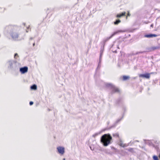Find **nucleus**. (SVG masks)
I'll use <instances>...</instances> for the list:
<instances>
[{
  "mask_svg": "<svg viewBox=\"0 0 160 160\" xmlns=\"http://www.w3.org/2000/svg\"><path fill=\"white\" fill-rule=\"evenodd\" d=\"M123 116H122V117L121 118H118V119L117 120V121H116L117 122H120L122 119V118H123Z\"/></svg>",
  "mask_w": 160,
  "mask_h": 160,
  "instance_id": "nucleus-22",
  "label": "nucleus"
},
{
  "mask_svg": "<svg viewBox=\"0 0 160 160\" xmlns=\"http://www.w3.org/2000/svg\"><path fill=\"white\" fill-rule=\"evenodd\" d=\"M33 103V102H32V101H31L30 102H29V104L30 105H32Z\"/></svg>",
  "mask_w": 160,
  "mask_h": 160,
  "instance_id": "nucleus-23",
  "label": "nucleus"
},
{
  "mask_svg": "<svg viewBox=\"0 0 160 160\" xmlns=\"http://www.w3.org/2000/svg\"><path fill=\"white\" fill-rule=\"evenodd\" d=\"M57 149L58 153L61 155H63L65 153V148L63 147H58L57 148Z\"/></svg>",
  "mask_w": 160,
  "mask_h": 160,
  "instance_id": "nucleus-4",
  "label": "nucleus"
},
{
  "mask_svg": "<svg viewBox=\"0 0 160 160\" xmlns=\"http://www.w3.org/2000/svg\"><path fill=\"white\" fill-rule=\"evenodd\" d=\"M129 78V77L128 76H124L123 77V80H126Z\"/></svg>",
  "mask_w": 160,
  "mask_h": 160,
  "instance_id": "nucleus-15",
  "label": "nucleus"
},
{
  "mask_svg": "<svg viewBox=\"0 0 160 160\" xmlns=\"http://www.w3.org/2000/svg\"><path fill=\"white\" fill-rule=\"evenodd\" d=\"M35 42H34V43L33 44V46L34 47L35 46Z\"/></svg>",
  "mask_w": 160,
  "mask_h": 160,
  "instance_id": "nucleus-29",
  "label": "nucleus"
},
{
  "mask_svg": "<svg viewBox=\"0 0 160 160\" xmlns=\"http://www.w3.org/2000/svg\"><path fill=\"white\" fill-rule=\"evenodd\" d=\"M153 158L154 160H159L158 157L156 156H153Z\"/></svg>",
  "mask_w": 160,
  "mask_h": 160,
  "instance_id": "nucleus-20",
  "label": "nucleus"
},
{
  "mask_svg": "<svg viewBox=\"0 0 160 160\" xmlns=\"http://www.w3.org/2000/svg\"><path fill=\"white\" fill-rule=\"evenodd\" d=\"M104 152L106 154H111V153H110V152H109L108 150L107 149H105L104 150Z\"/></svg>",
  "mask_w": 160,
  "mask_h": 160,
  "instance_id": "nucleus-18",
  "label": "nucleus"
},
{
  "mask_svg": "<svg viewBox=\"0 0 160 160\" xmlns=\"http://www.w3.org/2000/svg\"><path fill=\"white\" fill-rule=\"evenodd\" d=\"M125 31L124 30H119L117 31H116L115 32H114L111 35V36L109 38V39H110L113 36H114L115 34H117V33H119V32H125Z\"/></svg>",
  "mask_w": 160,
  "mask_h": 160,
  "instance_id": "nucleus-9",
  "label": "nucleus"
},
{
  "mask_svg": "<svg viewBox=\"0 0 160 160\" xmlns=\"http://www.w3.org/2000/svg\"><path fill=\"white\" fill-rule=\"evenodd\" d=\"M112 137L109 134H105L101 138L100 141L104 146H107L112 143Z\"/></svg>",
  "mask_w": 160,
  "mask_h": 160,
  "instance_id": "nucleus-2",
  "label": "nucleus"
},
{
  "mask_svg": "<svg viewBox=\"0 0 160 160\" xmlns=\"http://www.w3.org/2000/svg\"><path fill=\"white\" fill-rule=\"evenodd\" d=\"M107 87H109L112 89V91L114 92H118L119 91L118 89L113 86L112 84L108 83L106 84Z\"/></svg>",
  "mask_w": 160,
  "mask_h": 160,
  "instance_id": "nucleus-5",
  "label": "nucleus"
},
{
  "mask_svg": "<svg viewBox=\"0 0 160 160\" xmlns=\"http://www.w3.org/2000/svg\"><path fill=\"white\" fill-rule=\"evenodd\" d=\"M158 48L157 47H154L153 48V49H157Z\"/></svg>",
  "mask_w": 160,
  "mask_h": 160,
  "instance_id": "nucleus-27",
  "label": "nucleus"
},
{
  "mask_svg": "<svg viewBox=\"0 0 160 160\" xmlns=\"http://www.w3.org/2000/svg\"><path fill=\"white\" fill-rule=\"evenodd\" d=\"M23 24L24 25H25V23H23Z\"/></svg>",
  "mask_w": 160,
  "mask_h": 160,
  "instance_id": "nucleus-31",
  "label": "nucleus"
},
{
  "mask_svg": "<svg viewBox=\"0 0 160 160\" xmlns=\"http://www.w3.org/2000/svg\"><path fill=\"white\" fill-rule=\"evenodd\" d=\"M157 36V35L155 34H150L148 35H145L144 37L147 38H151L153 37H156Z\"/></svg>",
  "mask_w": 160,
  "mask_h": 160,
  "instance_id": "nucleus-10",
  "label": "nucleus"
},
{
  "mask_svg": "<svg viewBox=\"0 0 160 160\" xmlns=\"http://www.w3.org/2000/svg\"><path fill=\"white\" fill-rule=\"evenodd\" d=\"M101 133V132H97V133H95L93 135V136L94 137H96L98 135L100 134Z\"/></svg>",
  "mask_w": 160,
  "mask_h": 160,
  "instance_id": "nucleus-17",
  "label": "nucleus"
},
{
  "mask_svg": "<svg viewBox=\"0 0 160 160\" xmlns=\"http://www.w3.org/2000/svg\"><path fill=\"white\" fill-rule=\"evenodd\" d=\"M121 22V21L119 20L118 19L116 20L115 22H114V23L115 24H118L119 23Z\"/></svg>",
  "mask_w": 160,
  "mask_h": 160,
  "instance_id": "nucleus-19",
  "label": "nucleus"
},
{
  "mask_svg": "<svg viewBox=\"0 0 160 160\" xmlns=\"http://www.w3.org/2000/svg\"><path fill=\"white\" fill-rule=\"evenodd\" d=\"M127 150L132 153H133L135 152L134 149L133 148H130L128 149H127Z\"/></svg>",
  "mask_w": 160,
  "mask_h": 160,
  "instance_id": "nucleus-14",
  "label": "nucleus"
},
{
  "mask_svg": "<svg viewBox=\"0 0 160 160\" xmlns=\"http://www.w3.org/2000/svg\"><path fill=\"white\" fill-rule=\"evenodd\" d=\"M136 141V142H138V141H137V140H136V141Z\"/></svg>",
  "mask_w": 160,
  "mask_h": 160,
  "instance_id": "nucleus-33",
  "label": "nucleus"
},
{
  "mask_svg": "<svg viewBox=\"0 0 160 160\" xmlns=\"http://www.w3.org/2000/svg\"><path fill=\"white\" fill-rule=\"evenodd\" d=\"M65 160V158L63 159V160Z\"/></svg>",
  "mask_w": 160,
  "mask_h": 160,
  "instance_id": "nucleus-32",
  "label": "nucleus"
},
{
  "mask_svg": "<svg viewBox=\"0 0 160 160\" xmlns=\"http://www.w3.org/2000/svg\"><path fill=\"white\" fill-rule=\"evenodd\" d=\"M130 16V14L129 12L128 11V16Z\"/></svg>",
  "mask_w": 160,
  "mask_h": 160,
  "instance_id": "nucleus-24",
  "label": "nucleus"
},
{
  "mask_svg": "<svg viewBox=\"0 0 160 160\" xmlns=\"http://www.w3.org/2000/svg\"><path fill=\"white\" fill-rule=\"evenodd\" d=\"M20 28L15 25H9L5 28L4 33L6 35L9 33L11 38L14 41L20 40L22 39L19 36L18 31Z\"/></svg>",
  "mask_w": 160,
  "mask_h": 160,
  "instance_id": "nucleus-1",
  "label": "nucleus"
},
{
  "mask_svg": "<svg viewBox=\"0 0 160 160\" xmlns=\"http://www.w3.org/2000/svg\"><path fill=\"white\" fill-rule=\"evenodd\" d=\"M102 51H100V58H99V59L98 66V68H100V66H101V60H102L101 58H102Z\"/></svg>",
  "mask_w": 160,
  "mask_h": 160,
  "instance_id": "nucleus-8",
  "label": "nucleus"
},
{
  "mask_svg": "<svg viewBox=\"0 0 160 160\" xmlns=\"http://www.w3.org/2000/svg\"><path fill=\"white\" fill-rule=\"evenodd\" d=\"M112 149H114V150H116V148H115L114 147H112Z\"/></svg>",
  "mask_w": 160,
  "mask_h": 160,
  "instance_id": "nucleus-28",
  "label": "nucleus"
},
{
  "mask_svg": "<svg viewBox=\"0 0 160 160\" xmlns=\"http://www.w3.org/2000/svg\"><path fill=\"white\" fill-rule=\"evenodd\" d=\"M28 68L27 66L21 68H20V72L22 74H24L28 71Z\"/></svg>",
  "mask_w": 160,
  "mask_h": 160,
  "instance_id": "nucleus-6",
  "label": "nucleus"
},
{
  "mask_svg": "<svg viewBox=\"0 0 160 160\" xmlns=\"http://www.w3.org/2000/svg\"><path fill=\"white\" fill-rule=\"evenodd\" d=\"M126 14L125 12H123L122 13V14H118L117 15L116 17L117 18H120L122 16H124Z\"/></svg>",
  "mask_w": 160,
  "mask_h": 160,
  "instance_id": "nucleus-12",
  "label": "nucleus"
},
{
  "mask_svg": "<svg viewBox=\"0 0 160 160\" xmlns=\"http://www.w3.org/2000/svg\"><path fill=\"white\" fill-rule=\"evenodd\" d=\"M153 24H152V25H151V27H153Z\"/></svg>",
  "mask_w": 160,
  "mask_h": 160,
  "instance_id": "nucleus-30",
  "label": "nucleus"
},
{
  "mask_svg": "<svg viewBox=\"0 0 160 160\" xmlns=\"http://www.w3.org/2000/svg\"><path fill=\"white\" fill-rule=\"evenodd\" d=\"M29 29V27H28L27 28V30H26V31L27 32H28V30Z\"/></svg>",
  "mask_w": 160,
  "mask_h": 160,
  "instance_id": "nucleus-26",
  "label": "nucleus"
},
{
  "mask_svg": "<svg viewBox=\"0 0 160 160\" xmlns=\"http://www.w3.org/2000/svg\"><path fill=\"white\" fill-rule=\"evenodd\" d=\"M113 137L115 138H119V134L118 133H115L113 134Z\"/></svg>",
  "mask_w": 160,
  "mask_h": 160,
  "instance_id": "nucleus-16",
  "label": "nucleus"
},
{
  "mask_svg": "<svg viewBox=\"0 0 160 160\" xmlns=\"http://www.w3.org/2000/svg\"><path fill=\"white\" fill-rule=\"evenodd\" d=\"M140 77L145 78H149L150 77V74L147 73L144 74H140L139 75Z\"/></svg>",
  "mask_w": 160,
  "mask_h": 160,
  "instance_id": "nucleus-7",
  "label": "nucleus"
},
{
  "mask_svg": "<svg viewBox=\"0 0 160 160\" xmlns=\"http://www.w3.org/2000/svg\"><path fill=\"white\" fill-rule=\"evenodd\" d=\"M33 39V38L32 37H31L30 38V41H31V40H32Z\"/></svg>",
  "mask_w": 160,
  "mask_h": 160,
  "instance_id": "nucleus-25",
  "label": "nucleus"
},
{
  "mask_svg": "<svg viewBox=\"0 0 160 160\" xmlns=\"http://www.w3.org/2000/svg\"><path fill=\"white\" fill-rule=\"evenodd\" d=\"M30 88L31 89L36 90L37 89V86L35 84H34L31 86Z\"/></svg>",
  "mask_w": 160,
  "mask_h": 160,
  "instance_id": "nucleus-13",
  "label": "nucleus"
},
{
  "mask_svg": "<svg viewBox=\"0 0 160 160\" xmlns=\"http://www.w3.org/2000/svg\"><path fill=\"white\" fill-rule=\"evenodd\" d=\"M18 57V56L17 53H16L14 56V58L15 59H17V58Z\"/></svg>",
  "mask_w": 160,
  "mask_h": 160,
  "instance_id": "nucleus-21",
  "label": "nucleus"
},
{
  "mask_svg": "<svg viewBox=\"0 0 160 160\" xmlns=\"http://www.w3.org/2000/svg\"><path fill=\"white\" fill-rule=\"evenodd\" d=\"M119 145L122 147H127L128 146V145L127 144H123L122 141H120L119 144Z\"/></svg>",
  "mask_w": 160,
  "mask_h": 160,
  "instance_id": "nucleus-11",
  "label": "nucleus"
},
{
  "mask_svg": "<svg viewBox=\"0 0 160 160\" xmlns=\"http://www.w3.org/2000/svg\"><path fill=\"white\" fill-rule=\"evenodd\" d=\"M18 64L16 61L13 60H9L7 62L8 69L12 70H14L18 68Z\"/></svg>",
  "mask_w": 160,
  "mask_h": 160,
  "instance_id": "nucleus-3",
  "label": "nucleus"
}]
</instances>
